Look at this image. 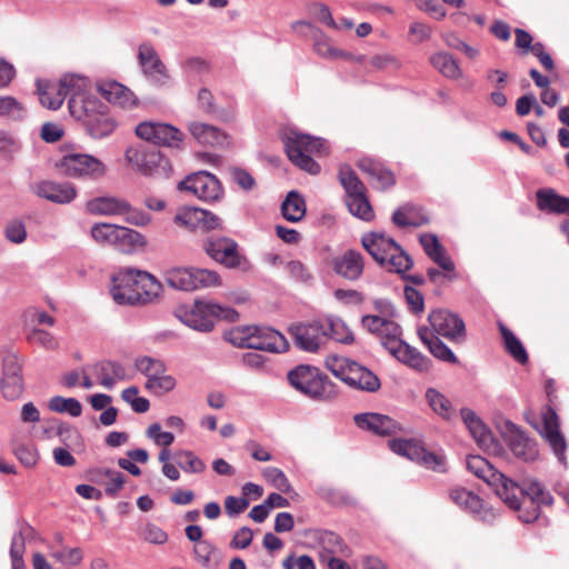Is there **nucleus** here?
<instances>
[{"instance_id":"obj_1","label":"nucleus","mask_w":569,"mask_h":569,"mask_svg":"<svg viewBox=\"0 0 569 569\" xmlns=\"http://www.w3.org/2000/svg\"><path fill=\"white\" fill-rule=\"evenodd\" d=\"M466 466L471 473L492 487L505 505L519 511L518 518L525 523H531L539 518L540 506H550L553 502L551 493L538 480L526 479L519 485L481 456H468Z\"/></svg>"},{"instance_id":"obj_2","label":"nucleus","mask_w":569,"mask_h":569,"mask_svg":"<svg viewBox=\"0 0 569 569\" xmlns=\"http://www.w3.org/2000/svg\"><path fill=\"white\" fill-rule=\"evenodd\" d=\"M161 290V283L149 272L127 268L112 277L110 293L118 305L139 306L153 302Z\"/></svg>"},{"instance_id":"obj_3","label":"nucleus","mask_w":569,"mask_h":569,"mask_svg":"<svg viewBox=\"0 0 569 569\" xmlns=\"http://www.w3.org/2000/svg\"><path fill=\"white\" fill-rule=\"evenodd\" d=\"M90 86L89 78L77 73L64 74L59 82L37 81L39 100L43 107L57 110L62 106L64 99L69 98L68 107L70 112L73 100H80L84 103L87 100L97 98L89 93Z\"/></svg>"},{"instance_id":"obj_4","label":"nucleus","mask_w":569,"mask_h":569,"mask_svg":"<svg viewBox=\"0 0 569 569\" xmlns=\"http://www.w3.org/2000/svg\"><path fill=\"white\" fill-rule=\"evenodd\" d=\"M283 143L287 156L293 164L310 174L320 172V166L313 157L328 153L329 146L326 140L290 129L284 133Z\"/></svg>"},{"instance_id":"obj_5","label":"nucleus","mask_w":569,"mask_h":569,"mask_svg":"<svg viewBox=\"0 0 569 569\" xmlns=\"http://www.w3.org/2000/svg\"><path fill=\"white\" fill-rule=\"evenodd\" d=\"M361 243L368 253L389 271L403 273L408 271L413 261L393 238L380 231L365 233Z\"/></svg>"},{"instance_id":"obj_6","label":"nucleus","mask_w":569,"mask_h":569,"mask_svg":"<svg viewBox=\"0 0 569 569\" xmlns=\"http://www.w3.org/2000/svg\"><path fill=\"white\" fill-rule=\"evenodd\" d=\"M174 316L193 330L210 332L217 320L234 321L238 312L233 308L221 306L212 300L197 299L190 307L177 308Z\"/></svg>"},{"instance_id":"obj_7","label":"nucleus","mask_w":569,"mask_h":569,"mask_svg":"<svg viewBox=\"0 0 569 569\" xmlns=\"http://www.w3.org/2000/svg\"><path fill=\"white\" fill-rule=\"evenodd\" d=\"M74 119L82 122L87 133L93 139H103L116 129V121L108 112V107L98 98L87 102L73 100L71 113Z\"/></svg>"},{"instance_id":"obj_8","label":"nucleus","mask_w":569,"mask_h":569,"mask_svg":"<svg viewBox=\"0 0 569 569\" xmlns=\"http://www.w3.org/2000/svg\"><path fill=\"white\" fill-rule=\"evenodd\" d=\"M288 381L295 389L316 400H328L336 396L335 385L312 366H297L288 372Z\"/></svg>"},{"instance_id":"obj_9","label":"nucleus","mask_w":569,"mask_h":569,"mask_svg":"<svg viewBox=\"0 0 569 569\" xmlns=\"http://www.w3.org/2000/svg\"><path fill=\"white\" fill-rule=\"evenodd\" d=\"M128 163L146 177H167L171 166L169 160L156 147L134 144L124 153Z\"/></svg>"},{"instance_id":"obj_10","label":"nucleus","mask_w":569,"mask_h":569,"mask_svg":"<svg viewBox=\"0 0 569 569\" xmlns=\"http://www.w3.org/2000/svg\"><path fill=\"white\" fill-rule=\"evenodd\" d=\"M330 371L348 386L367 391L376 392L380 389L379 378L368 368L348 358H335L328 363Z\"/></svg>"},{"instance_id":"obj_11","label":"nucleus","mask_w":569,"mask_h":569,"mask_svg":"<svg viewBox=\"0 0 569 569\" xmlns=\"http://www.w3.org/2000/svg\"><path fill=\"white\" fill-rule=\"evenodd\" d=\"M90 233L92 239L99 244L112 246L122 251L147 244L144 236L139 231L107 222L94 223L91 227Z\"/></svg>"},{"instance_id":"obj_12","label":"nucleus","mask_w":569,"mask_h":569,"mask_svg":"<svg viewBox=\"0 0 569 569\" xmlns=\"http://www.w3.org/2000/svg\"><path fill=\"white\" fill-rule=\"evenodd\" d=\"M164 281L173 289L192 291L220 284L216 271L200 268H170L164 272Z\"/></svg>"},{"instance_id":"obj_13","label":"nucleus","mask_w":569,"mask_h":569,"mask_svg":"<svg viewBox=\"0 0 569 569\" xmlns=\"http://www.w3.org/2000/svg\"><path fill=\"white\" fill-rule=\"evenodd\" d=\"M134 367L147 378L144 388L153 395L168 393L177 386L176 378L167 373V366L160 359L141 356L136 359Z\"/></svg>"},{"instance_id":"obj_14","label":"nucleus","mask_w":569,"mask_h":569,"mask_svg":"<svg viewBox=\"0 0 569 569\" xmlns=\"http://www.w3.org/2000/svg\"><path fill=\"white\" fill-rule=\"evenodd\" d=\"M137 60L141 73L151 86L164 88L171 84V74L150 41H143L138 46Z\"/></svg>"},{"instance_id":"obj_15","label":"nucleus","mask_w":569,"mask_h":569,"mask_svg":"<svg viewBox=\"0 0 569 569\" xmlns=\"http://www.w3.org/2000/svg\"><path fill=\"white\" fill-rule=\"evenodd\" d=\"M136 134L154 146H163L174 150H182L184 144L183 132L166 122L144 121L136 127Z\"/></svg>"},{"instance_id":"obj_16","label":"nucleus","mask_w":569,"mask_h":569,"mask_svg":"<svg viewBox=\"0 0 569 569\" xmlns=\"http://www.w3.org/2000/svg\"><path fill=\"white\" fill-rule=\"evenodd\" d=\"M203 249L210 258L227 268L247 270L250 266L248 259L239 252L238 243L230 238H209Z\"/></svg>"},{"instance_id":"obj_17","label":"nucleus","mask_w":569,"mask_h":569,"mask_svg":"<svg viewBox=\"0 0 569 569\" xmlns=\"http://www.w3.org/2000/svg\"><path fill=\"white\" fill-rule=\"evenodd\" d=\"M59 167L66 176L77 179H99L106 173L104 163L87 153H68Z\"/></svg>"},{"instance_id":"obj_18","label":"nucleus","mask_w":569,"mask_h":569,"mask_svg":"<svg viewBox=\"0 0 569 569\" xmlns=\"http://www.w3.org/2000/svg\"><path fill=\"white\" fill-rule=\"evenodd\" d=\"M23 391L22 363L16 353H8L2 361L1 396L8 401H14L21 398Z\"/></svg>"},{"instance_id":"obj_19","label":"nucleus","mask_w":569,"mask_h":569,"mask_svg":"<svg viewBox=\"0 0 569 569\" xmlns=\"http://www.w3.org/2000/svg\"><path fill=\"white\" fill-rule=\"evenodd\" d=\"M428 321L435 335L457 343L466 340V326L457 313L446 309L433 310L429 313Z\"/></svg>"},{"instance_id":"obj_20","label":"nucleus","mask_w":569,"mask_h":569,"mask_svg":"<svg viewBox=\"0 0 569 569\" xmlns=\"http://www.w3.org/2000/svg\"><path fill=\"white\" fill-rule=\"evenodd\" d=\"M178 188L204 201H216L223 193L218 178L208 171H198L188 176L179 183Z\"/></svg>"},{"instance_id":"obj_21","label":"nucleus","mask_w":569,"mask_h":569,"mask_svg":"<svg viewBox=\"0 0 569 569\" xmlns=\"http://www.w3.org/2000/svg\"><path fill=\"white\" fill-rule=\"evenodd\" d=\"M362 326L371 333L379 337L382 346L391 353L400 343L402 330L396 322L395 317H376L372 315L363 316Z\"/></svg>"},{"instance_id":"obj_22","label":"nucleus","mask_w":569,"mask_h":569,"mask_svg":"<svg viewBox=\"0 0 569 569\" xmlns=\"http://www.w3.org/2000/svg\"><path fill=\"white\" fill-rule=\"evenodd\" d=\"M390 449L409 460L423 465L425 467L436 470H443V459L432 452H428L421 445L415 440L397 439L390 441Z\"/></svg>"},{"instance_id":"obj_23","label":"nucleus","mask_w":569,"mask_h":569,"mask_svg":"<svg viewBox=\"0 0 569 569\" xmlns=\"http://www.w3.org/2000/svg\"><path fill=\"white\" fill-rule=\"evenodd\" d=\"M322 321L301 322L290 327L296 346L307 352H316L326 342Z\"/></svg>"},{"instance_id":"obj_24","label":"nucleus","mask_w":569,"mask_h":569,"mask_svg":"<svg viewBox=\"0 0 569 569\" xmlns=\"http://www.w3.org/2000/svg\"><path fill=\"white\" fill-rule=\"evenodd\" d=\"M30 190L39 198L57 204L70 203L77 197V189L71 182L42 180L30 186Z\"/></svg>"},{"instance_id":"obj_25","label":"nucleus","mask_w":569,"mask_h":569,"mask_svg":"<svg viewBox=\"0 0 569 569\" xmlns=\"http://www.w3.org/2000/svg\"><path fill=\"white\" fill-rule=\"evenodd\" d=\"M174 222L190 230L203 229L209 231L222 228V220L218 216L196 207H186L179 210L174 217Z\"/></svg>"},{"instance_id":"obj_26","label":"nucleus","mask_w":569,"mask_h":569,"mask_svg":"<svg viewBox=\"0 0 569 569\" xmlns=\"http://www.w3.org/2000/svg\"><path fill=\"white\" fill-rule=\"evenodd\" d=\"M460 416L479 448L488 452H497L499 450V442L495 439L490 429L473 410L462 408L460 410Z\"/></svg>"},{"instance_id":"obj_27","label":"nucleus","mask_w":569,"mask_h":569,"mask_svg":"<svg viewBox=\"0 0 569 569\" xmlns=\"http://www.w3.org/2000/svg\"><path fill=\"white\" fill-rule=\"evenodd\" d=\"M450 500L462 511L478 517V520L492 523L495 515L491 509H485L479 496L461 487L452 488L449 491Z\"/></svg>"},{"instance_id":"obj_28","label":"nucleus","mask_w":569,"mask_h":569,"mask_svg":"<svg viewBox=\"0 0 569 569\" xmlns=\"http://www.w3.org/2000/svg\"><path fill=\"white\" fill-rule=\"evenodd\" d=\"M540 432L552 449L558 461L566 465L567 442L563 435L560 432L558 416L550 407H548L542 415V430Z\"/></svg>"},{"instance_id":"obj_29","label":"nucleus","mask_w":569,"mask_h":569,"mask_svg":"<svg viewBox=\"0 0 569 569\" xmlns=\"http://www.w3.org/2000/svg\"><path fill=\"white\" fill-rule=\"evenodd\" d=\"M251 336L250 349L269 351V352H283L288 350L289 343L286 337L269 327H249Z\"/></svg>"},{"instance_id":"obj_30","label":"nucleus","mask_w":569,"mask_h":569,"mask_svg":"<svg viewBox=\"0 0 569 569\" xmlns=\"http://www.w3.org/2000/svg\"><path fill=\"white\" fill-rule=\"evenodd\" d=\"M187 130L198 144L204 147H224L229 144L228 136L216 126L200 121H189Z\"/></svg>"},{"instance_id":"obj_31","label":"nucleus","mask_w":569,"mask_h":569,"mask_svg":"<svg viewBox=\"0 0 569 569\" xmlns=\"http://www.w3.org/2000/svg\"><path fill=\"white\" fill-rule=\"evenodd\" d=\"M333 271L347 279L355 281L359 279L363 272V257L359 251L349 249L342 254L337 256L331 261Z\"/></svg>"},{"instance_id":"obj_32","label":"nucleus","mask_w":569,"mask_h":569,"mask_svg":"<svg viewBox=\"0 0 569 569\" xmlns=\"http://www.w3.org/2000/svg\"><path fill=\"white\" fill-rule=\"evenodd\" d=\"M355 422L359 428L372 431L378 436H391L400 430L399 425L392 418L375 412L357 415Z\"/></svg>"},{"instance_id":"obj_33","label":"nucleus","mask_w":569,"mask_h":569,"mask_svg":"<svg viewBox=\"0 0 569 569\" xmlns=\"http://www.w3.org/2000/svg\"><path fill=\"white\" fill-rule=\"evenodd\" d=\"M127 199L104 194L94 197L86 202V211L93 216L116 217L121 216L127 207Z\"/></svg>"},{"instance_id":"obj_34","label":"nucleus","mask_w":569,"mask_h":569,"mask_svg":"<svg viewBox=\"0 0 569 569\" xmlns=\"http://www.w3.org/2000/svg\"><path fill=\"white\" fill-rule=\"evenodd\" d=\"M101 96L112 104L131 109L138 102L134 93L117 81H106L99 84Z\"/></svg>"},{"instance_id":"obj_35","label":"nucleus","mask_w":569,"mask_h":569,"mask_svg":"<svg viewBox=\"0 0 569 569\" xmlns=\"http://www.w3.org/2000/svg\"><path fill=\"white\" fill-rule=\"evenodd\" d=\"M418 336L435 358L448 363H458V358L453 351L440 340L439 336L435 335L430 328L420 327L418 329Z\"/></svg>"},{"instance_id":"obj_36","label":"nucleus","mask_w":569,"mask_h":569,"mask_svg":"<svg viewBox=\"0 0 569 569\" xmlns=\"http://www.w3.org/2000/svg\"><path fill=\"white\" fill-rule=\"evenodd\" d=\"M93 375L106 389H112L117 381L126 380L127 372L124 367L117 361L102 360L92 366Z\"/></svg>"},{"instance_id":"obj_37","label":"nucleus","mask_w":569,"mask_h":569,"mask_svg":"<svg viewBox=\"0 0 569 569\" xmlns=\"http://www.w3.org/2000/svg\"><path fill=\"white\" fill-rule=\"evenodd\" d=\"M391 355L400 362L417 371L427 372L431 368V360L405 341L393 349Z\"/></svg>"},{"instance_id":"obj_38","label":"nucleus","mask_w":569,"mask_h":569,"mask_svg":"<svg viewBox=\"0 0 569 569\" xmlns=\"http://www.w3.org/2000/svg\"><path fill=\"white\" fill-rule=\"evenodd\" d=\"M536 197L541 211L569 216V197L561 196L550 188L539 189Z\"/></svg>"},{"instance_id":"obj_39","label":"nucleus","mask_w":569,"mask_h":569,"mask_svg":"<svg viewBox=\"0 0 569 569\" xmlns=\"http://www.w3.org/2000/svg\"><path fill=\"white\" fill-rule=\"evenodd\" d=\"M292 29L300 32L302 36H307V32L300 29H307L313 39L315 51L321 57H333L337 56L338 50L332 48L329 43V38L309 21L300 20L292 23Z\"/></svg>"},{"instance_id":"obj_40","label":"nucleus","mask_w":569,"mask_h":569,"mask_svg":"<svg viewBox=\"0 0 569 569\" xmlns=\"http://www.w3.org/2000/svg\"><path fill=\"white\" fill-rule=\"evenodd\" d=\"M420 243L428 257L432 259L443 271L453 272L455 263L446 254L445 248L440 244L435 234L423 233L420 236Z\"/></svg>"},{"instance_id":"obj_41","label":"nucleus","mask_w":569,"mask_h":569,"mask_svg":"<svg viewBox=\"0 0 569 569\" xmlns=\"http://www.w3.org/2000/svg\"><path fill=\"white\" fill-rule=\"evenodd\" d=\"M513 430L509 441L511 451L518 458L525 461H532L538 457L537 445L533 440L528 438L522 431L511 425Z\"/></svg>"},{"instance_id":"obj_42","label":"nucleus","mask_w":569,"mask_h":569,"mask_svg":"<svg viewBox=\"0 0 569 569\" xmlns=\"http://www.w3.org/2000/svg\"><path fill=\"white\" fill-rule=\"evenodd\" d=\"M360 169L367 172L371 179V183L377 189H387L395 184V176L380 163L372 160H362L359 163Z\"/></svg>"},{"instance_id":"obj_43","label":"nucleus","mask_w":569,"mask_h":569,"mask_svg":"<svg viewBox=\"0 0 569 569\" xmlns=\"http://www.w3.org/2000/svg\"><path fill=\"white\" fill-rule=\"evenodd\" d=\"M431 66L447 79L456 80L462 76L456 59L448 52L439 51L429 59Z\"/></svg>"},{"instance_id":"obj_44","label":"nucleus","mask_w":569,"mask_h":569,"mask_svg":"<svg viewBox=\"0 0 569 569\" xmlns=\"http://www.w3.org/2000/svg\"><path fill=\"white\" fill-rule=\"evenodd\" d=\"M281 212L286 220L298 222L306 216V201L297 191H290L281 204Z\"/></svg>"},{"instance_id":"obj_45","label":"nucleus","mask_w":569,"mask_h":569,"mask_svg":"<svg viewBox=\"0 0 569 569\" xmlns=\"http://www.w3.org/2000/svg\"><path fill=\"white\" fill-rule=\"evenodd\" d=\"M499 330L503 339L505 348L509 355L519 363L528 361L527 351L522 342L503 323H499Z\"/></svg>"},{"instance_id":"obj_46","label":"nucleus","mask_w":569,"mask_h":569,"mask_svg":"<svg viewBox=\"0 0 569 569\" xmlns=\"http://www.w3.org/2000/svg\"><path fill=\"white\" fill-rule=\"evenodd\" d=\"M322 325L326 329V341L329 338L342 343H349L353 340L352 332L340 318L328 317L322 321Z\"/></svg>"},{"instance_id":"obj_47","label":"nucleus","mask_w":569,"mask_h":569,"mask_svg":"<svg viewBox=\"0 0 569 569\" xmlns=\"http://www.w3.org/2000/svg\"><path fill=\"white\" fill-rule=\"evenodd\" d=\"M27 109L22 102L12 96H0V118L11 121H22L27 118Z\"/></svg>"},{"instance_id":"obj_48","label":"nucleus","mask_w":569,"mask_h":569,"mask_svg":"<svg viewBox=\"0 0 569 569\" xmlns=\"http://www.w3.org/2000/svg\"><path fill=\"white\" fill-rule=\"evenodd\" d=\"M346 202L352 216L365 221L373 219V210L365 192L347 197Z\"/></svg>"},{"instance_id":"obj_49","label":"nucleus","mask_w":569,"mask_h":569,"mask_svg":"<svg viewBox=\"0 0 569 569\" xmlns=\"http://www.w3.org/2000/svg\"><path fill=\"white\" fill-rule=\"evenodd\" d=\"M339 181L346 191V198L365 192V184L360 181L357 173L348 164L339 169Z\"/></svg>"},{"instance_id":"obj_50","label":"nucleus","mask_w":569,"mask_h":569,"mask_svg":"<svg viewBox=\"0 0 569 569\" xmlns=\"http://www.w3.org/2000/svg\"><path fill=\"white\" fill-rule=\"evenodd\" d=\"M426 399L431 409L441 418L450 419L452 416L451 402L445 395L433 388H429L426 391Z\"/></svg>"},{"instance_id":"obj_51","label":"nucleus","mask_w":569,"mask_h":569,"mask_svg":"<svg viewBox=\"0 0 569 569\" xmlns=\"http://www.w3.org/2000/svg\"><path fill=\"white\" fill-rule=\"evenodd\" d=\"M48 408L59 413H69L71 417H79L82 413V406L76 398L52 397L48 401Z\"/></svg>"},{"instance_id":"obj_52","label":"nucleus","mask_w":569,"mask_h":569,"mask_svg":"<svg viewBox=\"0 0 569 569\" xmlns=\"http://www.w3.org/2000/svg\"><path fill=\"white\" fill-rule=\"evenodd\" d=\"M176 463L189 473H201L206 470L204 462L197 457L192 451L181 450L173 456Z\"/></svg>"},{"instance_id":"obj_53","label":"nucleus","mask_w":569,"mask_h":569,"mask_svg":"<svg viewBox=\"0 0 569 569\" xmlns=\"http://www.w3.org/2000/svg\"><path fill=\"white\" fill-rule=\"evenodd\" d=\"M317 495L327 502L335 506L353 503L352 497L345 490L331 486H319L316 490Z\"/></svg>"},{"instance_id":"obj_54","label":"nucleus","mask_w":569,"mask_h":569,"mask_svg":"<svg viewBox=\"0 0 569 569\" xmlns=\"http://www.w3.org/2000/svg\"><path fill=\"white\" fill-rule=\"evenodd\" d=\"M321 551L320 555L327 553L328 557L335 555H347L348 547L343 543L342 539L335 532L327 531L320 538Z\"/></svg>"},{"instance_id":"obj_55","label":"nucleus","mask_w":569,"mask_h":569,"mask_svg":"<svg viewBox=\"0 0 569 569\" xmlns=\"http://www.w3.org/2000/svg\"><path fill=\"white\" fill-rule=\"evenodd\" d=\"M32 527L28 523L19 525V529L13 533L10 546V558H23L26 550V540L32 535Z\"/></svg>"},{"instance_id":"obj_56","label":"nucleus","mask_w":569,"mask_h":569,"mask_svg":"<svg viewBox=\"0 0 569 569\" xmlns=\"http://www.w3.org/2000/svg\"><path fill=\"white\" fill-rule=\"evenodd\" d=\"M126 207L127 208L122 210L121 217H123L127 223L136 227H146L151 222L150 213L133 207L128 200Z\"/></svg>"},{"instance_id":"obj_57","label":"nucleus","mask_w":569,"mask_h":569,"mask_svg":"<svg viewBox=\"0 0 569 569\" xmlns=\"http://www.w3.org/2000/svg\"><path fill=\"white\" fill-rule=\"evenodd\" d=\"M52 557L63 566H78L83 560V552L80 548L62 547L52 552Z\"/></svg>"},{"instance_id":"obj_58","label":"nucleus","mask_w":569,"mask_h":569,"mask_svg":"<svg viewBox=\"0 0 569 569\" xmlns=\"http://www.w3.org/2000/svg\"><path fill=\"white\" fill-rule=\"evenodd\" d=\"M392 222L400 228L420 226V221L417 219L415 209L411 206L398 208L392 213Z\"/></svg>"},{"instance_id":"obj_59","label":"nucleus","mask_w":569,"mask_h":569,"mask_svg":"<svg viewBox=\"0 0 569 569\" xmlns=\"http://www.w3.org/2000/svg\"><path fill=\"white\" fill-rule=\"evenodd\" d=\"M141 539L153 545H163L168 540V535L164 530L154 523H146L139 530Z\"/></svg>"},{"instance_id":"obj_60","label":"nucleus","mask_w":569,"mask_h":569,"mask_svg":"<svg viewBox=\"0 0 569 569\" xmlns=\"http://www.w3.org/2000/svg\"><path fill=\"white\" fill-rule=\"evenodd\" d=\"M262 476L273 487L282 492H288L290 489V482L284 472L276 467H267L262 470Z\"/></svg>"},{"instance_id":"obj_61","label":"nucleus","mask_w":569,"mask_h":569,"mask_svg":"<svg viewBox=\"0 0 569 569\" xmlns=\"http://www.w3.org/2000/svg\"><path fill=\"white\" fill-rule=\"evenodd\" d=\"M28 341L38 345L47 350H54L58 348V341L53 335L41 329H33L28 335Z\"/></svg>"},{"instance_id":"obj_62","label":"nucleus","mask_w":569,"mask_h":569,"mask_svg":"<svg viewBox=\"0 0 569 569\" xmlns=\"http://www.w3.org/2000/svg\"><path fill=\"white\" fill-rule=\"evenodd\" d=\"M6 238L12 243H22L27 238L26 226L21 220H11L4 229Z\"/></svg>"},{"instance_id":"obj_63","label":"nucleus","mask_w":569,"mask_h":569,"mask_svg":"<svg viewBox=\"0 0 569 569\" xmlns=\"http://www.w3.org/2000/svg\"><path fill=\"white\" fill-rule=\"evenodd\" d=\"M216 547L208 540H202L198 542L193 548L197 561L203 567L210 566L211 558L216 553Z\"/></svg>"},{"instance_id":"obj_64","label":"nucleus","mask_w":569,"mask_h":569,"mask_svg":"<svg viewBox=\"0 0 569 569\" xmlns=\"http://www.w3.org/2000/svg\"><path fill=\"white\" fill-rule=\"evenodd\" d=\"M103 475L107 477L104 482L106 493L109 496H116L124 483V476L117 470L106 469Z\"/></svg>"}]
</instances>
